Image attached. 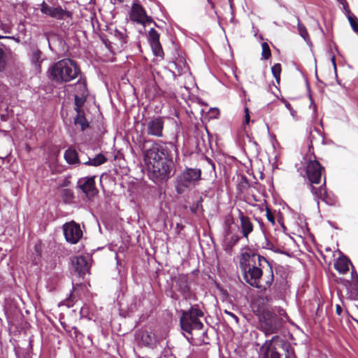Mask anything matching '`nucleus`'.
Masks as SVG:
<instances>
[{
  "instance_id": "nucleus-1",
  "label": "nucleus",
  "mask_w": 358,
  "mask_h": 358,
  "mask_svg": "<svg viewBox=\"0 0 358 358\" xmlns=\"http://www.w3.org/2000/svg\"><path fill=\"white\" fill-rule=\"evenodd\" d=\"M173 147L172 143L153 140H143L139 145L152 180H164L169 178L173 164L171 149Z\"/></svg>"
},
{
  "instance_id": "nucleus-2",
  "label": "nucleus",
  "mask_w": 358,
  "mask_h": 358,
  "mask_svg": "<svg viewBox=\"0 0 358 358\" xmlns=\"http://www.w3.org/2000/svg\"><path fill=\"white\" fill-rule=\"evenodd\" d=\"M52 80L57 83H68L81 73L76 62L71 59H63L55 63L50 69Z\"/></svg>"
},
{
  "instance_id": "nucleus-3",
  "label": "nucleus",
  "mask_w": 358,
  "mask_h": 358,
  "mask_svg": "<svg viewBox=\"0 0 358 358\" xmlns=\"http://www.w3.org/2000/svg\"><path fill=\"white\" fill-rule=\"evenodd\" d=\"M262 348L264 349V358H296L294 348L279 336L266 341Z\"/></svg>"
},
{
  "instance_id": "nucleus-4",
  "label": "nucleus",
  "mask_w": 358,
  "mask_h": 358,
  "mask_svg": "<svg viewBox=\"0 0 358 358\" xmlns=\"http://www.w3.org/2000/svg\"><path fill=\"white\" fill-rule=\"evenodd\" d=\"M313 148L312 142L308 145V152L306 157V173L307 178L310 182L309 187L311 189V185L313 184L318 185L321 182L322 179L326 178V171L324 167L317 159L315 154L312 152L311 149Z\"/></svg>"
},
{
  "instance_id": "nucleus-5",
  "label": "nucleus",
  "mask_w": 358,
  "mask_h": 358,
  "mask_svg": "<svg viewBox=\"0 0 358 358\" xmlns=\"http://www.w3.org/2000/svg\"><path fill=\"white\" fill-rule=\"evenodd\" d=\"M180 313V325L182 331L192 334L193 329L201 330L203 328L200 317L203 316V313L198 304L192 306L188 310H181Z\"/></svg>"
},
{
  "instance_id": "nucleus-6",
  "label": "nucleus",
  "mask_w": 358,
  "mask_h": 358,
  "mask_svg": "<svg viewBox=\"0 0 358 358\" xmlns=\"http://www.w3.org/2000/svg\"><path fill=\"white\" fill-rule=\"evenodd\" d=\"M201 170L199 169L187 168L181 172L176 178V191L182 194L191 186L201 180Z\"/></svg>"
},
{
  "instance_id": "nucleus-7",
  "label": "nucleus",
  "mask_w": 358,
  "mask_h": 358,
  "mask_svg": "<svg viewBox=\"0 0 358 358\" xmlns=\"http://www.w3.org/2000/svg\"><path fill=\"white\" fill-rule=\"evenodd\" d=\"M259 321L261 329L266 336L278 333L282 326V319L268 310H262Z\"/></svg>"
},
{
  "instance_id": "nucleus-8",
  "label": "nucleus",
  "mask_w": 358,
  "mask_h": 358,
  "mask_svg": "<svg viewBox=\"0 0 358 358\" xmlns=\"http://www.w3.org/2000/svg\"><path fill=\"white\" fill-rule=\"evenodd\" d=\"M39 6L40 10L43 15L59 20L66 18L71 19L73 16L72 12L64 10L54 0L43 1Z\"/></svg>"
},
{
  "instance_id": "nucleus-9",
  "label": "nucleus",
  "mask_w": 358,
  "mask_h": 358,
  "mask_svg": "<svg viewBox=\"0 0 358 358\" xmlns=\"http://www.w3.org/2000/svg\"><path fill=\"white\" fill-rule=\"evenodd\" d=\"M243 279L251 287H259L260 278L263 276V270L255 264L248 266L247 268L241 269Z\"/></svg>"
},
{
  "instance_id": "nucleus-10",
  "label": "nucleus",
  "mask_w": 358,
  "mask_h": 358,
  "mask_svg": "<svg viewBox=\"0 0 358 358\" xmlns=\"http://www.w3.org/2000/svg\"><path fill=\"white\" fill-rule=\"evenodd\" d=\"M174 280L176 290L182 294L185 299H191L194 296V294L191 289L187 274H179Z\"/></svg>"
},
{
  "instance_id": "nucleus-11",
  "label": "nucleus",
  "mask_w": 358,
  "mask_h": 358,
  "mask_svg": "<svg viewBox=\"0 0 358 358\" xmlns=\"http://www.w3.org/2000/svg\"><path fill=\"white\" fill-rule=\"evenodd\" d=\"M63 229L66 240L72 244L77 243L83 236L80 225L73 221L66 223Z\"/></svg>"
},
{
  "instance_id": "nucleus-12",
  "label": "nucleus",
  "mask_w": 358,
  "mask_h": 358,
  "mask_svg": "<svg viewBox=\"0 0 358 358\" xmlns=\"http://www.w3.org/2000/svg\"><path fill=\"white\" fill-rule=\"evenodd\" d=\"M164 120L162 117H157L147 121L145 132L147 135L161 138L164 136Z\"/></svg>"
},
{
  "instance_id": "nucleus-13",
  "label": "nucleus",
  "mask_w": 358,
  "mask_h": 358,
  "mask_svg": "<svg viewBox=\"0 0 358 358\" xmlns=\"http://www.w3.org/2000/svg\"><path fill=\"white\" fill-rule=\"evenodd\" d=\"M310 190L317 199L318 203L321 201L327 205L333 206L336 202L335 197L327 192L325 178L320 187H315L314 185H311Z\"/></svg>"
},
{
  "instance_id": "nucleus-14",
  "label": "nucleus",
  "mask_w": 358,
  "mask_h": 358,
  "mask_svg": "<svg viewBox=\"0 0 358 358\" xmlns=\"http://www.w3.org/2000/svg\"><path fill=\"white\" fill-rule=\"evenodd\" d=\"M130 19L131 21L141 24L153 22L152 17L147 15L144 8L138 3H134L131 6Z\"/></svg>"
},
{
  "instance_id": "nucleus-15",
  "label": "nucleus",
  "mask_w": 358,
  "mask_h": 358,
  "mask_svg": "<svg viewBox=\"0 0 358 358\" xmlns=\"http://www.w3.org/2000/svg\"><path fill=\"white\" fill-rule=\"evenodd\" d=\"M257 259L259 264L261 265L262 260H264L266 263H268L267 259L259 255L255 254L252 250L248 248L246 251L243 252L241 255L240 259V268H247L248 266L255 264V259Z\"/></svg>"
},
{
  "instance_id": "nucleus-16",
  "label": "nucleus",
  "mask_w": 358,
  "mask_h": 358,
  "mask_svg": "<svg viewBox=\"0 0 358 358\" xmlns=\"http://www.w3.org/2000/svg\"><path fill=\"white\" fill-rule=\"evenodd\" d=\"M77 87L80 88V96L75 95L74 96V103H75V110L77 113H80V112H84L82 110V107L84 106L85 102L86 101V98L88 94L87 89V83L85 79L81 80L80 79L76 84Z\"/></svg>"
},
{
  "instance_id": "nucleus-17",
  "label": "nucleus",
  "mask_w": 358,
  "mask_h": 358,
  "mask_svg": "<svg viewBox=\"0 0 358 358\" xmlns=\"http://www.w3.org/2000/svg\"><path fill=\"white\" fill-rule=\"evenodd\" d=\"M346 289V296L352 300H358V280H349L343 278L337 280Z\"/></svg>"
},
{
  "instance_id": "nucleus-18",
  "label": "nucleus",
  "mask_w": 358,
  "mask_h": 358,
  "mask_svg": "<svg viewBox=\"0 0 358 358\" xmlns=\"http://www.w3.org/2000/svg\"><path fill=\"white\" fill-rule=\"evenodd\" d=\"M240 229L243 238L248 240L249 235L254 231L255 226L250 218L239 210Z\"/></svg>"
},
{
  "instance_id": "nucleus-19",
  "label": "nucleus",
  "mask_w": 358,
  "mask_h": 358,
  "mask_svg": "<svg viewBox=\"0 0 358 358\" xmlns=\"http://www.w3.org/2000/svg\"><path fill=\"white\" fill-rule=\"evenodd\" d=\"M94 176L79 179L78 185L87 196H94L98 191L95 187Z\"/></svg>"
},
{
  "instance_id": "nucleus-20",
  "label": "nucleus",
  "mask_w": 358,
  "mask_h": 358,
  "mask_svg": "<svg viewBox=\"0 0 358 358\" xmlns=\"http://www.w3.org/2000/svg\"><path fill=\"white\" fill-rule=\"evenodd\" d=\"M43 55L42 51L37 45H34L30 46L29 59L31 64L36 70L39 71L41 68V64L44 60Z\"/></svg>"
},
{
  "instance_id": "nucleus-21",
  "label": "nucleus",
  "mask_w": 358,
  "mask_h": 358,
  "mask_svg": "<svg viewBox=\"0 0 358 358\" xmlns=\"http://www.w3.org/2000/svg\"><path fill=\"white\" fill-rule=\"evenodd\" d=\"M267 268H265V274L260 278L259 287L257 289L262 290H266L273 284L274 281V275L272 266L268 262Z\"/></svg>"
},
{
  "instance_id": "nucleus-22",
  "label": "nucleus",
  "mask_w": 358,
  "mask_h": 358,
  "mask_svg": "<svg viewBox=\"0 0 358 358\" xmlns=\"http://www.w3.org/2000/svg\"><path fill=\"white\" fill-rule=\"evenodd\" d=\"M73 264L79 275H84L87 273H89L90 266L85 257H76L75 259L73 260Z\"/></svg>"
},
{
  "instance_id": "nucleus-23",
  "label": "nucleus",
  "mask_w": 358,
  "mask_h": 358,
  "mask_svg": "<svg viewBox=\"0 0 358 358\" xmlns=\"http://www.w3.org/2000/svg\"><path fill=\"white\" fill-rule=\"evenodd\" d=\"M350 259L345 257L342 256L338 258L334 263V268L340 273H345L349 271Z\"/></svg>"
},
{
  "instance_id": "nucleus-24",
  "label": "nucleus",
  "mask_w": 358,
  "mask_h": 358,
  "mask_svg": "<svg viewBox=\"0 0 358 358\" xmlns=\"http://www.w3.org/2000/svg\"><path fill=\"white\" fill-rule=\"evenodd\" d=\"M64 159L69 164H80L78 152L73 147L69 148L64 152Z\"/></svg>"
},
{
  "instance_id": "nucleus-25",
  "label": "nucleus",
  "mask_w": 358,
  "mask_h": 358,
  "mask_svg": "<svg viewBox=\"0 0 358 358\" xmlns=\"http://www.w3.org/2000/svg\"><path fill=\"white\" fill-rule=\"evenodd\" d=\"M114 36L119 43V48L124 50L126 48L128 41L127 30L123 28L121 30L115 29L114 31Z\"/></svg>"
},
{
  "instance_id": "nucleus-26",
  "label": "nucleus",
  "mask_w": 358,
  "mask_h": 358,
  "mask_svg": "<svg viewBox=\"0 0 358 358\" xmlns=\"http://www.w3.org/2000/svg\"><path fill=\"white\" fill-rule=\"evenodd\" d=\"M73 123L75 125H79L81 131H84L90 126L89 122L85 116L84 112H80V113H77L73 119Z\"/></svg>"
},
{
  "instance_id": "nucleus-27",
  "label": "nucleus",
  "mask_w": 358,
  "mask_h": 358,
  "mask_svg": "<svg viewBox=\"0 0 358 358\" xmlns=\"http://www.w3.org/2000/svg\"><path fill=\"white\" fill-rule=\"evenodd\" d=\"M108 159L103 154L100 153L97 155L95 157L92 159H89L87 162H84V164L98 166L106 163Z\"/></svg>"
},
{
  "instance_id": "nucleus-28",
  "label": "nucleus",
  "mask_w": 358,
  "mask_h": 358,
  "mask_svg": "<svg viewBox=\"0 0 358 358\" xmlns=\"http://www.w3.org/2000/svg\"><path fill=\"white\" fill-rule=\"evenodd\" d=\"M297 28L299 35L306 41H310V36L308 33L306 26L302 24L299 20L297 24Z\"/></svg>"
},
{
  "instance_id": "nucleus-29",
  "label": "nucleus",
  "mask_w": 358,
  "mask_h": 358,
  "mask_svg": "<svg viewBox=\"0 0 358 358\" xmlns=\"http://www.w3.org/2000/svg\"><path fill=\"white\" fill-rule=\"evenodd\" d=\"M150 45H151L152 50L153 51V53L156 57H162V58L164 57V51L162 49V46L160 43V41L157 42V43H152V44H150Z\"/></svg>"
},
{
  "instance_id": "nucleus-30",
  "label": "nucleus",
  "mask_w": 358,
  "mask_h": 358,
  "mask_svg": "<svg viewBox=\"0 0 358 358\" xmlns=\"http://www.w3.org/2000/svg\"><path fill=\"white\" fill-rule=\"evenodd\" d=\"M281 71H282V68H281L280 64H279V63H277V64H274L271 67L272 74H273V77L275 78L276 82L278 84L280 83V73H281Z\"/></svg>"
},
{
  "instance_id": "nucleus-31",
  "label": "nucleus",
  "mask_w": 358,
  "mask_h": 358,
  "mask_svg": "<svg viewBox=\"0 0 358 358\" xmlns=\"http://www.w3.org/2000/svg\"><path fill=\"white\" fill-rule=\"evenodd\" d=\"M262 58L265 60H268L271 57V52L270 47L266 42L262 43Z\"/></svg>"
},
{
  "instance_id": "nucleus-32",
  "label": "nucleus",
  "mask_w": 358,
  "mask_h": 358,
  "mask_svg": "<svg viewBox=\"0 0 358 358\" xmlns=\"http://www.w3.org/2000/svg\"><path fill=\"white\" fill-rule=\"evenodd\" d=\"M148 38L150 44L159 42V34L154 28H152L149 31Z\"/></svg>"
},
{
  "instance_id": "nucleus-33",
  "label": "nucleus",
  "mask_w": 358,
  "mask_h": 358,
  "mask_svg": "<svg viewBox=\"0 0 358 358\" xmlns=\"http://www.w3.org/2000/svg\"><path fill=\"white\" fill-rule=\"evenodd\" d=\"M62 197L65 203H69L73 198V193L70 189H64L62 191Z\"/></svg>"
},
{
  "instance_id": "nucleus-34",
  "label": "nucleus",
  "mask_w": 358,
  "mask_h": 358,
  "mask_svg": "<svg viewBox=\"0 0 358 358\" xmlns=\"http://www.w3.org/2000/svg\"><path fill=\"white\" fill-rule=\"evenodd\" d=\"M348 18L349 22L350 24V26H351L352 30L358 34V19H357V17L355 15L351 14V15H348Z\"/></svg>"
},
{
  "instance_id": "nucleus-35",
  "label": "nucleus",
  "mask_w": 358,
  "mask_h": 358,
  "mask_svg": "<svg viewBox=\"0 0 358 358\" xmlns=\"http://www.w3.org/2000/svg\"><path fill=\"white\" fill-rule=\"evenodd\" d=\"M76 294L77 290L74 289L73 292L71 293L69 297L66 300V305L68 307H72L74 305V303L77 301Z\"/></svg>"
},
{
  "instance_id": "nucleus-36",
  "label": "nucleus",
  "mask_w": 358,
  "mask_h": 358,
  "mask_svg": "<svg viewBox=\"0 0 358 358\" xmlns=\"http://www.w3.org/2000/svg\"><path fill=\"white\" fill-rule=\"evenodd\" d=\"M6 66V55L5 51L0 48V72L3 71Z\"/></svg>"
},
{
  "instance_id": "nucleus-37",
  "label": "nucleus",
  "mask_w": 358,
  "mask_h": 358,
  "mask_svg": "<svg viewBox=\"0 0 358 358\" xmlns=\"http://www.w3.org/2000/svg\"><path fill=\"white\" fill-rule=\"evenodd\" d=\"M265 210L266 219L269 222L271 223L273 226H274L275 224V221L273 213L272 212L271 209L268 206L266 207Z\"/></svg>"
},
{
  "instance_id": "nucleus-38",
  "label": "nucleus",
  "mask_w": 358,
  "mask_h": 358,
  "mask_svg": "<svg viewBox=\"0 0 358 358\" xmlns=\"http://www.w3.org/2000/svg\"><path fill=\"white\" fill-rule=\"evenodd\" d=\"M241 237L237 234H234L231 236L229 240L227 241V246L232 248L236 245L240 241Z\"/></svg>"
},
{
  "instance_id": "nucleus-39",
  "label": "nucleus",
  "mask_w": 358,
  "mask_h": 358,
  "mask_svg": "<svg viewBox=\"0 0 358 358\" xmlns=\"http://www.w3.org/2000/svg\"><path fill=\"white\" fill-rule=\"evenodd\" d=\"M245 111V120L243 122V125L245 127L246 124H248L250 120V110L248 107H245L244 109Z\"/></svg>"
},
{
  "instance_id": "nucleus-40",
  "label": "nucleus",
  "mask_w": 358,
  "mask_h": 358,
  "mask_svg": "<svg viewBox=\"0 0 358 358\" xmlns=\"http://www.w3.org/2000/svg\"><path fill=\"white\" fill-rule=\"evenodd\" d=\"M1 29L5 33H8L9 34L11 31V27H10V26L9 24L1 23Z\"/></svg>"
},
{
  "instance_id": "nucleus-41",
  "label": "nucleus",
  "mask_w": 358,
  "mask_h": 358,
  "mask_svg": "<svg viewBox=\"0 0 358 358\" xmlns=\"http://www.w3.org/2000/svg\"><path fill=\"white\" fill-rule=\"evenodd\" d=\"M224 313L226 315L231 317L234 320L236 323L238 322L239 319H238V317L235 314H234L233 313H231L230 311H228L227 310H224Z\"/></svg>"
},
{
  "instance_id": "nucleus-42",
  "label": "nucleus",
  "mask_w": 358,
  "mask_h": 358,
  "mask_svg": "<svg viewBox=\"0 0 358 358\" xmlns=\"http://www.w3.org/2000/svg\"><path fill=\"white\" fill-rule=\"evenodd\" d=\"M358 280V274L355 270L352 269V272H351V280Z\"/></svg>"
},
{
  "instance_id": "nucleus-43",
  "label": "nucleus",
  "mask_w": 358,
  "mask_h": 358,
  "mask_svg": "<svg viewBox=\"0 0 358 358\" xmlns=\"http://www.w3.org/2000/svg\"><path fill=\"white\" fill-rule=\"evenodd\" d=\"M343 312V309L339 304L336 306V313L338 315H341Z\"/></svg>"
},
{
  "instance_id": "nucleus-44",
  "label": "nucleus",
  "mask_w": 358,
  "mask_h": 358,
  "mask_svg": "<svg viewBox=\"0 0 358 358\" xmlns=\"http://www.w3.org/2000/svg\"><path fill=\"white\" fill-rule=\"evenodd\" d=\"M226 225L227 227V230H226V234H227V236H229L231 233V230H230L231 229V224L229 222H227Z\"/></svg>"
},
{
  "instance_id": "nucleus-45",
  "label": "nucleus",
  "mask_w": 358,
  "mask_h": 358,
  "mask_svg": "<svg viewBox=\"0 0 358 358\" xmlns=\"http://www.w3.org/2000/svg\"><path fill=\"white\" fill-rule=\"evenodd\" d=\"M34 248H35V251L36 252L38 256L41 257V252H40V250H39L40 247L38 245H36Z\"/></svg>"
},
{
  "instance_id": "nucleus-46",
  "label": "nucleus",
  "mask_w": 358,
  "mask_h": 358,
  "mask_svg": "<svg viewBox=\"0 0 358 358\" xmlns=\"http://www.w3.org/2000/svg\"><path fill=\"white\" fill-rule=\"evenodd\" d=\"M12 38V39H15V37H13H13H10V36H1V35H0V38ZM16 41H19V40H18V39H16Z\"/></svg>"
},
{
  "instance_id": "nucleus-47",
  "label": "nucleus",
  "mask_w": 358,
  "mask_h": 358,
  "mask_svg": "<svg viewBox=\"0 0 358 358\" xmlns=\"http://www.w3.org/2000/svg\"><path fill=\"white\" fill-rule=\"evenodd\" d=\"M285 106H286V107H287L288 109H291V108H292V107H291V104H290L289 103H287L285 104Z\"/></svg>"
},
{
  "instance_id": "nucleus-48",
  "label": "nucleus",
  "mask_w": 358,
  "mask_h": 358,
  "mask_svg": "<svg viewBox=\"0 0 358 358\" xmlns=\"http://www.w3.org/2000/svg\"><path fill=\"white\" fill-rule=\"evenodd\" d=\"M17 76H19V77H21L22 76V73L21 71H20L19 72L17 73Z\"/></svg>"
},
{
  "instance_id": "nucleus-49",
  "label": "nucleus",
  "mask_w": 358,
  "mask_h": 358,
  "mask_svg": "<svg viewBox=\"0 0 358 358\" xmlns=\"http://www.w3.org/2000/svg\"><path fill=\"white\" fill-rule=\"evenodd\" d=\"M350 317L358 324V320H357L356 318L353 317L352 316H350Z\"/></svg>"
},
{
  "instance_id": "nucleus-50",
  "label": "nucleus",
  "mask_w": 358,
  "mask_h": 358,
  "mask_svg": "<svg viewBox=\"0 0 358 358\" xmlns=\"http://www.w3.org/2000/svg\"><path fill=\"white\" fill-rule=\"evenodd\" d=\"M214 110H215L217 114H219V113H220V111H219V110H218L217 108L214 109Z\"/></svg>"
},
{
  "instance_id": "nucleus-51",
  "label": "nucleus",
  "mask_w": 358,
  "mask_h": 358,
  "mask_svg": "<svg viewBox=\"0 0 358 358\" xmlns=\"http://www.w3.org/2000/svg\"><path fill=\"white\" fill-rule=\"evenodd\" d=\"M332 60H333L334 66H336V63H335L334 57H333Z\"/></svg>"
},
{
  "instance_id": "nucleus-52",
  "label": "nucleus",
  "mask_w": 358,
  "mask_h": 358,
  "mask_svg": "<svg viewBox=\"0 0 358 358\" xmlns=\"http://www.w3.org/2000/svg\"><path fill=\"white\" fill-rule=\"evenodd\" d=\"M243 179H244V180L245 181V182H248V180H247V179H246V178H245V177H244V178H243Z\"/></svg>"
},
{
  "instance_id": "nucleus-53",
  "label": "nucleus",
  "mask_w": 358,
  "mask_h": 358,
  "mask_svg": "<svg viewBox=\"0 0 358 358\" xmlns=\"http://www.w3.org/2000/svg\"><path fill=\"white\" fill-rule=\"evenodd\" d=\"M357 308H358V306H357Z\"/></svg>"
}]
</instances>
